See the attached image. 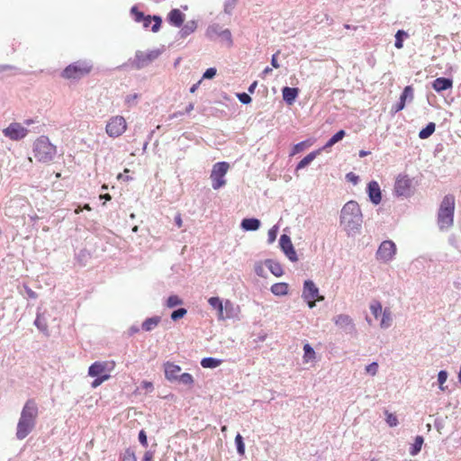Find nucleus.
Returning <instances> with one entry per match:
<instances>
[{
	"mask_svg": "<svg viewBox=\"0 0 461 461\" xmlns=\"http://www.w3.org/2000/svg\"><path fill=\"white\" fill-rule=\"evenodd\" d=\"M386 422L390 427H394L398 424L397 417L392 413L387 414Z\"/></svg>",
	"mask_w": 461,
	"mask_h": 461,
	"instance_id": "57",
	"label": "nucleus"
},
{
	"mask_svg": "<svg viewBox=\"0 0 461 461\" xmlns=\"http://www.w3.org/2000/svg\"><path fill=\"white\" fill-rule=\"evenodd\" d=\"M235 444L237 452L240 456H243L245 454V444L242 436L238 433L235 437Z\"/></svg>",
	"mask_w": 461,
	"mask_h": 461,
	"instance_id": "39",
	"label": "nucleus"
},
{
	"mask_svg": "<svg viewBox=\"0 0 461 461\" xmlns=\"http://www.w3.org/2000/svg\"><path fill=\"white\" fill-rule=\"evenodd\" d=\"M183 304V300L176 294L170 295L166 303L167 307L174 308L176 306Z\"/></svg>",
	"mask_w": 461,
	"mask_h": 461,
	"instance_id": "40",
	"label": "nucleus"
},
{
	"mask_svg": "<svg viewBox=\"0 0 461 461\" xmlns=\"http://www.w3.org/2000/svg\"><path fill=\"white\" fill-rule=\"evenodd\" d=\"M363 215L356 201H348L340 211V225L348 235L356 234L361 229Z\"/></svg>",
	"mask_w": 461,
	"mask_h": 461,
	"instance_id": "2",
	"label": "nucleus"
},
{
	"mask_svg": "<svg viewBox=\"0 0 461 461\" xmlns=\"http://www.w3.org/2000/svg\"><path fill=\"white\" fill-rule=\"evenodd\" d=\"M208 303L215 310H221V308L223 307L222 301L217 296L210 297Z\"/></svg>",
	"mask_w": 461,
	"mask_h": 461,
	"instance_id": "47",
	"label": "nucleus"
},
{
	"mask_svg": "<svg viewBox=\"0 0 461 461\" xmlns=\"http://www.w3.org/2000/svg\"><path fill=\"white\" fill-rule=\"evenodd\" d=\"M154 453L155 451L154 450H147L145 453H144V456L142 457V460L141 461H153V458H154Z\"/></svg>",
	"mask_w": 461,
	"mask_h": 461,
	"instance_id": "60",
	"label": "nucleus"
},
{
	"mask_svg": "<svg viewBox=\"0 0 461 461\" xmlns=\"http://www.w3.org/2000/svg\"><path fill=\"white\" fill-rule=\"evenodd\" d=\"M346 179L348 182H351L353 185H357L358 183L359 177L353 172H349L346 175Z\"/></svg>",
	"mask_w": 461,
	"mask_h": 461,
	"instance_id": "58",
	"label": "nucleus"
},
{
	"mask_svg": "<svg viewBox=\"0 0 461 461\" xmlns=\"http://www.w3.org/2000/svg\"><path fill=\"white\" fill-rule=\"evenodd\" d=\"M95 379L92 382L91 386L93 388H96L99 385H101L104 381L108 380L110 378V375L104 374L100 376H95Z\"/></svg>",
	"mask_w": 461,
	"mask_h": 461,
	"instance_id": "48",
	"label": "nucleus"
},
{
	"mask_svg": "<svg viewBox=\"0 0 461 461\" xmlns=\"http://www.w3.org/2000/svg\"><path fill=\"white\" fill-rule=\"evenodd\" d=\"M382 313H383V317H382L380 326L383 329H387L392 324L391 312L388 309H384Z\"/></svg>",
	"mask_w": 461,
	"mask_h": 461,
	"instance_id": "38",
	"label": "nucleus"
},
{
	"mask_svg": "<svg viewBox=\"0 0 461 461\" xmlns=\"http://www.w3.org/2000/svg\"><path fill=\"white\" fill-rule=\"evenodd\" d=\"M255 273L258 276H265L264 267L262 265H260V264L256 265V267H255Z\"/></svg>",
	"mask_w": 461,
	"mask_h": 461,
	"instance_id": "63",
	"label": "nucleus"
},
{
	"mask_svg": "<svg viewBox=\"0 0 461 461\" xmlns=\"http://www.w3.org/2000/svg\"><path fill=\"white\" fill-rule=\"evenodd\" d=\"M436 130V124L434 122H429L423 129L419 132V138L421 140L428 139L430 137Z\"/></svg>",
	"mask_w": 461,
	"mask_h": 461,
	"instance_id": "33",
	"label": "nucleus"
},
{
	"mask_svg": "<svg viewBox=\"0 0 461 461\" xmlns=\"http://www.w3.org/2000/svg\"><path fill=\"white\" fill-rule=\"evenodd\" d=\"M298 94L299 89L296 87L285 86L282 89L283 99L287 104H293Z\"/></svg>",
	"mask_w": 461,
	"mask_h": 461,
	"instance_id": "22",
	"label": "nucleus"
},
{
	"mask_svg": "<svg viewBox=\"0 0 461 461\" xmlns=\"http://www.w3.org/2000/svg\"><path fill=\"white\" fill-rule=\"evenodd\" d=\"M303 361L305 363H308L310 361H312L315 359V351L313 348L309 344L306 343L303 346Z\"/></svg>",
	"mask_w": 461,
	"mask_h": 461,
	"instance_id": "35",
	"label": "nucleus"
},
{
	"mask_svg": "<svg viewBox=\"0 0 461 461\" xmlns=\"http://www.w3.org/2000/svg\"><path fill=\"white\" fill-rule=\"evenodd\" d=\"M423 442H424V438L422 436H416V438L414 439V443L410 447V450H409L410 455L412 456H417L421 450Z\"/></svg>",
	"mask_w": 461,
	"mask_h": 461,
	"instance_id": "32",
	"label": "nucleus"
},
{
	"mask_svg": "<svg viewBox=\"0 0 461 461\" xmlns=\"http://www.w3.org/2000/svg\"><path fill=\"white\" fill-rule=\"evenodd\" d=\"M108 363L107 362H99L96 361L93 363L88 368V375L95 377L104 375V372L107 369Z\"/></svg>",
	"mask_w": 461,
	"mask_h": 461,
	"instance_id": "21",
	"label": "nucleus"
},
{
	"mask_svg": "<svg viewBox=\"0 0 461 461\" xmlns=\"http://www.w3.org/2000/svg\"><path fill=\"white\" fill-rule=\"evenodd\" d=\"M452 86L453 81L448 77H438L432 83L433 89L438 93L447 90L451 88Z\"/></svg>",
	"mask_w": 461,
	"mask_h": 461,
	"instance_id": "19",
	"label": "nucleus"
},
{
	"mask_svg": "<svg viewBox=\"0 0 461 461\" xmlns=\"http://www.w3.org/2000/svg\"><path fill=\"white\" fill-rule=\"evenodd\" d=\"M230 167L229 163L225 161L217 162L213 165L210 178L212 180V187L218 190L226 185L224 176Z\"/></svg>",
	"mask_w": 461,
	"mask_h": 461,
	"instance_id": "6",
	"label": "nucleus"
},
{
	"mask_svg": "<svg viewBox=\"0 0 461 461\" xmlns=\"http://www.w3.org/2000/svg\"><path fill=\"white\" fill-rule=\"evenodd\" d=\"M167 19L171 25L179 28L184 23L185 14L179 9L175 8L168 13Z\"/></svg>",
	"mask_w": 461,
	"mask_h": 461,
	"instance_id": "17",
	"label": "nucleus"
},
{
	"mask_svg": "<svg viewBox=\"0 0 461 461\" xmlns=\"http://www.w3.org/2000/svg\"><path fill=\"white\" fill-rule=\"evenodd\" d=\"M238 0H226L224 3V13L230 14L234 10Z\"/></svg>",
	"mask_w": 461,
	"mask_h": 461,
	"instance_id": "49",
	"label": "nucleus"
},
{
	"mask_svg": "<svg viewBox=\"0 0 461 461\" xmlns=\"http://www.w3.org/2000/svg\"><path fill=\"white\" fill-rule=\"evenodd\" d=\"M280 51L277 50L275 54H273L272 58H271V65L272 67H274L275 68H280V64L278 63L277 61V56L279 55Z\"/></svg>",
	"mask_w": 461,
	"mask_h": 461,
	"instance_id": "61",
	"label": "nucleus"
},
{
	"mask_svg": "<svg viewBox=\"0 0 461 461\" xmlns=\"http://www.w3.org/2000/svg\"><path fill=\"white\" fill-rule=\"evenodd\" d=\"M268 242L269 243H272L276 240V236H277V227L276 226H274L272 227L269 230H268Z\"/></svg>",
	"mask_w": 461,
	"mask_h": 461,
	"instance_id": "56",
	"label": "nucleus"
},
{
	"mask_svg": "<svg viewBox=\"0 0 461 461\" xmlns=\"http://www.w3.org/2000/svg\"><path fill=\"white\" fill-rule=\"evenodd\" d=\"M34 325L42 332L47 333L48 332V323H47V318L45 316V313H37V317L34 321Z\"/></svg>",
	"mask_w": 461,
	"mask_h": 461,
	"instance_id": "28",
	"label": "nucleus"
},
{
	"mask_svg": "<svg viewBox=\"0 0 461 461\" xmlns=\"http://www.w3.org/2000/svg\"><path fill=\"white\" fill-rule=\"evenodd\" d=\"M236 95H237V98L239 99V101L243 104H249L252 101V98L250 97V95L245 92L238 93Z\"/></svg>",
	"mask_w": 461,
	"mask_h": 461,
	"instance_id": "51",
	"label": "nucleus"
},
{
	"mask_svg": "<svg viewBox=\"0 0 461 461\" xmlns=\"http://www.w3.org/2000/svg\"><path fill=\"white\" fill-rule=\"evenodd\" d=\"M127 129L125 119L121 115L113 116L107 122L105 131L111 138H117L122 135Z\"/></svg>",
	"mask_w": 461,
	"mask_h": 461,
	"instance_id": "8",
	"label": "nucleus"
},
{
	"mask_svg": "<svg viewBox=\"0 0 461 461\" xmlns=\"http://www.w3.org/2000/svg\"><path fill=\"white\" fill-rule=\"evenodd\" d=\"M314 21L316 23H326L331 25L333 19L327 13H320L314 15Z\"/></svg>",
	"mask_w": 461,
	"mask_h": 461,
	"instance_id": "37",
	"label": "nucleus"
},
{
	"mask_svg": "<svg viewBox=\"0 0 461 461\" xmlns=\"http://www.w3.org/2000/svg\"><path fill=\"white\" fill-rule=\"evenodd\" d=\"M270 290L275 295H286L288 294V285L286 283H276L271 286Z\"/></svg>",
	"mask_w": 461,
	"mask_h": 461,
	"instance_id": "30",
	"label": "nucleus"
},
{
	"mask_svg": "<svg viewBox=\"0 0 461 461\" xmlns=\"http://www.w3.org/2000/svg\"><path fill=\"white\" fill-rule=\"evenodd\" d=\"M161 321L160 316H153L150 318H147L141 324V329L145 331H151L155 328L158 327V325Z\"/></svg>",
	"mask_w": 461,
	"mask_h": 461,
	"instance_id": "25",
	"label": "nucleus"
},
{
	"mask_svg": "<svg viewBox=\"0 0 461 461\" xmlns=\"http://www.w3.org/2000/svg\"><path fill=\"white\" fill-rule=\"evenodd\" d=\"M261 222L257 218H244L241 221L240 227L247 231H255L260 228Z\"/></svg>",
	"mask_w": 461,
	"mask_h": 461,
	"instance_id": "23",
	"label": "nucleus"
},
{
	"mask_svg": "<svg viewBox=\"0 0 461 461\" xmlns=\"http://www.w3.org/2000/svg\"><path fill=\"white\" fill-rule=\"evenodd\" d=\"M138 439L141 446H143L144 447H148V437L144 429L140 430Z\"/></svg>",
	"mask_w": 461,
	"mask_h": 461,
	"instance_id": "55",
	"label": "nucleus"
},
{
	"mask_svg": "<svg viewBox=\"0 0 461 461\" xmlns=\"http://www.w3.org/2000/svg\"><path fill=\"white\" fill-rule=\"evenodd\" d=\"M30 130L23 126L20 122H11L6 128L3 130L5 137L18 141L24 139L29 133Z\"/></svg>",
	"mask_w": 461,
	"mask_h": 461,
	"instance_id": "9",
	"label": "nucleus"
},
{
	"mask_svg": "<svg viewBox=\"0 0 461 461\" xmlns=\"http://www.w3.org/2000/svg\"><path fill=\"white\" fill-rule=\"evenodd\" d=\"M223 309L225 311V317L230 319L234 316V305L230 301H225V303H223Z\"/></svg>",
	"mask_w": 461,
	"mask_h": 461,
	"instance_id": "45",
	"label": "nucleus"
},
{
	"mask_svg": "<svg viewBox=\"0 0 461 461\" xmlns=\"http://www.w3.org/2000/svg\"><path fill=\"white\" fill-rule=\"evenodd\" d=\"M138 98H139V95L138 94L128 95L125 97V104L128 105V107L134 106V105L137 104Z\"/></svg>",
	"mask_w": 461,
	"mask_h": 461,
	"instance_id": "52",
	"label": "nucleus"
},
{
	"mask_svg": "<svg viewBox=\"0 0 461 461\" xmlns=\"http://www.w3.org/2000/svg\"><path fill=\"white\" fill-rule=\"evenodd\" d=\"M346 136V131L344 130H339L337 131L323 146L321 149H327L331 148L337 142L340 141Z\"/></svg>",
	"mask_w": 461,
	"mask_h": 461,
	"instance_id": "31",
	"label": "nucleus"
},
{
	"mask_svg": "<svg viewBox=\"0 0 461 461\" xmlns=\"http://www.w3.org/2000/svg\"><path fill=\"white\" fill-rule=\"evenodd\" d=\"M279 245L282 251L292 262L298 260L295 249L292 243L291 238L286 234H282L279 239Z\"/></svg>",
	"mask_w": 461,
	"mask_h": 461,
	"instance_id": "14",
	"label": "nucleus"
},
{
	"mask_svg": "<svg viewBox=\"0 0 461 461\" xmlns=\"http://www.w3.org/2000/svg\"><path fill=\"white\" fill-rule=\"evenodd\" d=\"M181 367L170 362L165 364V376L169 381L177 380Z\"/></svg>",
	"mask_w": 461,
	"mask_h": 461,
	"instance_id": "20",
	"label": "nucleus"
},
{
	"mask_svg": "<svg viewBox=\"0 0 461 461\" xmlns=\"http://www.w3.org/2000/svg\"><path fill=\"white\" fill-rule=\"evenodd\" d=\"M306 145V142L305 141H301L297 144L294 145V153H299L301 151H303L304 149V147Z\"/></svg>",
	"mask_w": 461,
	"mask_h": 461,
	"instance_id": "62",
	"label": "nucleus"
},
{
	"mask_svg": "<svg viewBox=\"0 0 461 461\" xmlns=\"http://www.w3.org/2000/svg\"><path fill=\"white\" fill-rule=\"evenodd\" d=\"M302 296L307 302L310 308L315 306V300L321 301L323 299L319 295V289L312 280L304 281Z\"/></svg>",
	"mask_w": 461,
	"mask_h": 461,
	"instance_id": "10",
	"label": "nucleus"
},
{
	"mask_svg": "<svg viewBox=\"0 0 461 461\" xmlns=\"http://www.w3.org/2000/svg\"><path fill=\"white\" fill-rule=\"evenodd\" d=\"M92 68L91 65H88L85 61H77L68 65L63 71L62 77L64 78L78 79L88 74Z\"/></svg>",
	"mask_w": 461,
	"mask_h": 461,
	"instance_id": "7",
	"label": "nucleus"
},
{
	"mask_svg": "<svg viewBox=\"0 0 461 461\" xmlns=\"http://www.w3.org/2000/svg\"><path fill=\"white\" fill-rule=\"evenodd\" d=\"M177 380L183 384L190 385L194 383V378L191 374L189 373H183L182 375H179Z\"/></svg>",
	"mask_w": 461,
	"mask_h": 461,
	"instance_id": "46",
	"label": "nucleus"
},
{
	"mask_svg": "<svg viewBox=\"0 0 461 461\" xmlns=\"http://www.w3.org/2000/svg\"><path fill=\"white\" fill-rule=\"evenodd\" d=\"M370 311L375 318H378L379 315L383 312V307L379 301H373L370 304Z\"/></svg>",
	"mask_w": 461,
	"mask_h": 461,
	"instance_id": "41",
	"label": "nucleus"
},
{
	"mask_svg": "<svg viewBox=\"0 0 461 461\" xmlns=\"http://www.w3.org/2000/svg\"><path fill=\"white\" fill-rule=\"evenodd\" d=\"M121 461H137L134 451L131 448H127L121 456Z\"/></svg>",
	"mask_w": 461,
	"mask_h": 461,
	"instance_id": "44",
	"label": "nucleus"
},
{
	"mask_svg": "<svg viewBox=\"0 0 461 461\" xmlns=\"http://www.w3.org/2000/svg\"><path fill=\"white\" fill-rule=\"evenodd\" d=\"M447 375H448V374L446 370H440L438 374V382L439 384V388L442 391L444 390L443 384L447 381Z\"/></svg>",
	"mask_w": 461,
	"mask_h": 461,
	"instance_id": "50",
	"label": "nucleus"
},
{
	"mask_svg": "<svg viewBox=\"0 0 461 461\" xmlns=\"http://www.w3.org/2000/svg\"><path fill=\"white\" fill-rule=\"evenodd\" d=\"M39 409L33 399L26 401L21 411L17 423L16 438L19 440L24 439L35 428Z\"/></svg>",
	"mask_w": 461,
	"mask_h": 461,
	"instance_id": "1",
	"label": "nucleus"
},
{
	"mask_svg": "<svg viewBox=\"0 0 461 461\" xmlns=\"http://www.w3.org/2000/svg\"><path fill=\"white\" fill-rule=\"evenodd\" d=\"M187 310L185 308H178L171 312L170 318L172 321H176L185 316Z\"/></svg>",
	"mask_w": 461,
	"mask_h": 461,
	"instance_id": "43",
	"label": "nucleus"
},
{
	"mask_svg": "<svg viewBox=\"0 0 461 461\" xmlns=\"http://www.w3.org/2000/svg\"><path fill=\"white\" fill-rule=\"evenodd\" d=\"M222 360L212 357H203L201 360V366L203 368H216L221 364Z\"/></svg>",
	"mask_w": 461,
	"mask_h": 461,
	"instance_id": "29",
	"label": "nucleus"
},
{
	"mask_svg": "<svg viewBox=\"0 0 461 461\" xmlns=\"http://www.w3.org/2000/svg\"><path fill=\"white\" fill-rule=\"evenodd\" d=\"M197 28V23L194 20H191L186 22L181 30L179 31V34L181 38H185L191 33H193Z\"/></svg>",
	"mask_w": 461,
	"mask_h": 461,
	"instance_id": "27",
	"label": "nucleus"
},
{
	"mask_svg": "<svg viewBox=\"0 0 461 461\" xmlns=\"http://www.w3.org/2000/svg\"><path fill=\"white\" fill-rule=\"evenodd\" d=\"M216 73L215 68H209L204 71L202 79H212L216 76Z\"/></svg>",
	"mask_w": 461,
	"mask_h": 461,
	"instance_id": "54",
	"label": "nucleus"
},
{
	"mask_svg": "<svg viewBox=\"0 0 461 461\" xmlns=\"http://www.w3.org/2000/svg\"><path fill=\"white\" fill-rule=\"evenodd\" d=\"M160 54L161 51L159 50H152L146 53L141 50H137L134 59H129L127 65H130L134 69L140 70L156 60ZM124 66H126V64Z\"/></svg>",
	"mask_w": 461,
	"mask_h": 461,
	"instance_id": "5",
	"label": "nucleus"
},
{
	"mask_svg": "<svg viewBox=\"0 0 461 461\" xmlns=\"http://www.w3.org/2000/svg\"><path fill=\"white\" fill-rule=\"evenodd\" d=\"M206 35L211 40H213L216 36L220 37L221 41L228 43L229 47L233 43L230 31L229 29H222V27L217 23L212 24L207 28Z\"/></svg>",
	"mask_w": 461,
	"mask_h": 461,
	"instance_id": "11",
	"label": "nucleus"
},
{
	"mask_svg": "<svg viewBox=\"0 0 461 461\" xmlns=\"http://www.w3.org/2000/svg\"><path fill=\"white\" fill-rule=\"evenodd\" d=\"M56 147L50 142L45 136L38 138L33 144L34 158L40 162H50L56 155Z\"/></svg>",
	"mask_w": 461,
	"mask_h": 461,
	"instance_id": "4",
	"label": "nucleus"
},
{
	"mask_svg": "<svg viewBox=\"0 0 461 461\" xmlns=\"http://www.w3.org/2000/svg\"><path fill=\"white\" fill-rule=\"evenodd\" d=\"M413 87L411 86H407L403 88V91L401 94L399 100L406 104L411 103L413 100Z\"/></svg>",
	"mask_w": 461,
	"mask_h": 461,
	"instance_id": "34",
	"label": "nucleus"
},
{
	"mask_svg": "<svg viewBox=\"0 0 461 461\" xmlns=\"http://www.w3.org/2000/svg\"><path fill=\"white\" fill-rule=\"evenodd\" d=\"M265 266L275 276H281L284 274L283 267L279 262L273 259H266Z\"/></svg>",
	"mask_w": 461,
	"mask_h": 461,
	"instance_id": "24",
	"label": "nucleus"
},
{
	"mask_svg": "<svg viewBox=\"0 0 461 461\" xmlns=\"http://www.w3.org/2000/svg\"><path fill=\"white\" fill-rule=\"evenodd\" d=\"M456 198L452 194H446L440 202L437 224L440 230H448L454 225Z\"/></svg>",
	"mask_w": 461,
	"mask_h": 461,
	"instance_id": "3",
	"label": "nucleus"
},
{
	"mask_svg": "<svg viewBox=\"0 0 461 461\" xmlns=\"http://www.w3.org/2000/svg\"><path fill=\"white\" fill-rule=\"evenodd\" d=\"M321 149L314 150L306 155L296 166V170L303 169L310 165L314 158L321 153Z\"/></svg>",
	"mask_w": 461,
	"mask_h": 461,
	"instance_id": "26",
	"label": "nucleus"
},
{
	"mask_svg": "<svg viewBox=\"0 0 461 461\" xmlns=\"http://www.w3.org/2000/svg\"><path fill=\"white\" fill-rule=\"evenodd\" d=\"M131 14L136 23H141L146 17V14L140 12L136 5L131 8Z\"/></svg>",
	"mask_w": 461,
	"mask_h": 461,
	"instance_id": "42",
	"label": "nucleus"
},
{
	"mask_svg": "<svg viewBox=\"0 0 461 461\" xmlns=\"http://www.w3.org/2000/svg\"><path fill=\"white\" fill-rule=\"evenodd\" d=\"M408 33L404 30H398L395 34V48L398 50L402 49L403 47V41L406 38H408Z\"/></svg>",
	"mask_w": 461,
	"mask_h": 461,
	"instance_id": "36",
	"label": "nucleus"
},
{
	"mask_svg": "<svg viewBox=\"0 0 461 461\" xmlns=\"http://www.w3.org/2000/svg\"><path fill=\"white\" fill-rule=\"evenodd\" d=\"M394 191L399 196L408 197L411 194V180L407 176H399L394 185Z\"/></svg>",
	"mask_w": 461,
	"mask_h": 461,
	"instance_id": "15",
	"label": "nucleus"
},
{
	"mask_svg": "<svg viewBox=\"0 0 461 461\" xmlns=\"http://www.w3.org/2000/svg\"><path fill=\"white\" fill-rule=\"evenodd\" d=\"M405 107V103H403L402 101L399 100V102L397 104H395L394 105H393L392 107V112L393 113H396L402 110H403Z\"/></svg>",
	"mask_w": 461,
	"mask_h": 461,
	"instance_id": "59",
	"label": "nucleus"
},
{
	"mask_svg": "<svg viewBox=\"0 0 461 461\" xmlns=\"http://www.w3.org/2000/svg\"><path fill=\"white\" fill-rule=\"evenodd\" d=\"M366 193L368 194L370 202L373 204L377 205L381 203L382 192L379 184L376 181L373 180L367 184Z\"/></svg>",
	"mask_w": 461,
	"mask_h": 461,
	"instance_id": "16",
	"label": "nucleus"
},
{
	"mask_svg": "<svg viewBox=\"0 0 461 461\" xmlns=\"http://www.w3.org/2000/svg\"><path fill=\"white\" fill-rule=\"evenodd\" d=\"M217 315L219 320H226L229 319L228 317H225V311L223 307L221 308V310H217Z\"/></svg>",
	"mask_w": 461,
	"mask_h": 461,
	"instance_id": "64",
	"label": "nucleus"
},
{
	"mask_svg": "<svg viewBox=\"0 0 461 461\" xmlns=\"http://www.w3.org/2000/svg\"><path fill=\"white\" fill-rule=\"evenodd\" d=\"M154 22L153 25L151 26V31L153 32H158L160 30L161 24H162V18L159 15H146L145 19L141 22L143 24V27L145 29H148L151 23V22Z\"/></svg>",
	"mask_w": 461,
	"mask_h": 461,
	"instance_id": "18",
	"label": "nucleus"
},
{
	"mask_svg": "<svg viewBox=\"0 0 461 461\" xmlns=\"http://www.w3.org/2000/svg\"><path fill=\"white\" fill-rule=\"evenodd\" d=\"M396 252V246L392 240H384L383 241L376 252V258L379 260L384 262L391 261Z\"/></svg>",
	"mask_w": 461,
	"mask_h": 461,
	"instance_id": "12",
	"label": "nucleus"
},
{
	"mask_svg": "<svg viewBox=\"0 0 461 461\" xmlns=\"http://www.w3.org/2000/svg\"><path fill=\"white\" fill-rule=\"evenodd\" d=\"M366 371L367 374L371 375H376L378 371V364L376 362H372L371 364L366 366Z\"/></svg>",
	"mask_w": 461,
	"mask_h": 461,
	"instance_id": "53",
	"label": "nucleus"
},
{
	"mask_svg": "<svg viewBox=\"0 0 461 461\" xmlns=\"http://www.w3.org/2000/svg\"><path fill=\"white\" fill-rule=\"evenodd\" d=\"M333 321L346 334H353L356 332L354 321L348 314H339L333 318Z\"/></svg>",
	"mask_w": 461,
	"mask_h": 461,
	"instance_id": "13",
	"label": "nucleus"
}]
</instances>
